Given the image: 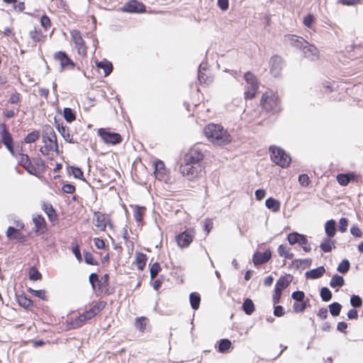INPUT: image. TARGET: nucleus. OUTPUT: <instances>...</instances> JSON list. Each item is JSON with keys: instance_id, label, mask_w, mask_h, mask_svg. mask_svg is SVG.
Returning a JSON list of instances; mask_svg holds the SVG:
<instances>
[{"instance_id": "obj_1", "label": "nucleus", "mask_w": 363, "mask_h": 363, "mask_svg": "<svg viewBox=\"0 0 363 363\" xmlns=\"http://www.w3.org/2000/svg\"><path fill=\"white\" fill-rule=\"evenodd\" d=\"M203 132L210 141L218 145L228 144L232 140L227 130L219 124L210 123L204 128Z\"/></svg>"}, {"instance_id": "obj_2", "label": "nucleus", "mask_w": 363, "mask_h": 363, "mask_svg": "<svg viewBox=\"0 0 363 363\" xmlns=\"http://www.w3.org/2000/svg\"><path fill=\"white\" fill-rule=\"evenodd\" d=\"M287 39L296 48L302 50L304 57L310 60H315L318 57V50L301 37L289 35Z\"/></svg>"}, {"instance_id": "obj_3", "label": "nucleus", "mask_w": 363, "mask_h": 363, "mask_svg": "<svg viewBox=\"0 0 363 363\" xmlns=\"http://www.w3.org/2000/svg\"><path fill=\"white\" fill-rule=\"evenodd\" d=\"M260 104L262 108L268 113H275L281 110L279 97L272 91L263 94Z\"/></svg>"}, {"instance_id": "obj_4", "label": "nucleus", "mask_w": 363, "mask_h": 363, "mask_svg": "<svg viewBox=\"0 0 363 363\" xmlns=\"http://www.w3.org/2000/svg\"><path fill=\"white\" fill-rule=\"evenodd\" d=\"M272 160L277 165L284 168L289 165L291 157L285 151L278 147L271 146L269 147Z\"/></svg>"}, {"instance_id": "obj_5", "label": "nucleus", "mask_w": 363, "mask_h": 363, "mask_svg": "<svg viewBox=\"0 0 363 363\" xmlns=\"http://www.w3.org/2000/svg\"><path fill=\"white\" fill-rule=\"evenodd\" d=\"M180 172L187 177L189 180H193L199 176L203 170L201 164H193L189 162H184L179 167Z\"/></svg>"}, {"instance_id": "obj_6", "label": "nucleus", "mask_w": 363, "mask_h": 363, "mask_svg": "<svg viewBox=\"0 0 363 363\" xmlns=\"http://www.w3.org/2000/svg\"><path fill=\"white\" fill-rule=\"evenodd\" d=\"M204 158L203 150L199 145L193 146L185 155L184 162H189L193 164H201Z\"/></svg>"}, {"instance_id": "obj_7", "label": "nucleus", "mask_w": 363, "mask_h": 363, "mask_svg": "<svg viewBox=\"0 0 363 363\" xmlns=\"http://www.w3.org/2000/svg\"><path fill=\"white\" fill-rule=\"evenodd\" d=\"M195 235L196 232L194 228L186 229L176 236L177 245L182 248L187 247L192 242Z\"/></svg>"}, {"instance_id": "obj_8", "label": "nucleus", "mask_w": 363, "mask_h": 363, "mask_svg": "<svg viewBox=\"0 0 363 363\" xmlns=\"http://www.w3.org/2000/svg\"><path fill=\"white\" fill-rule=\"evenodd\" d=\"M1 136L2 143L5 145L6 149L9 151V152L12 155L13 157H17V155L15 153L14 151V141L11 134L9 133L4 123H2L1 125Z\"/></svg>"}, {"instance_id": "obj_9", "label": "nucleus", "mask_w": 363, "mask_h": 363, "mask_svg": "<svg viewBox=\"0 0 363 363\" xmlns=\"http://www.w3.org/2000/svg\"><path fill=\"white\" fill-rule=\"evenodd\" d=\"M54 59L60 63V71L74 69L75 63L65 51H57L54 54Z\"/></svg>"}, {"instance_id": "obj_10", "label": "nucleus", "mask_w": 363, "mask_h": 363, "mask_svg": "<svg viewBox=\"0 0 363 363\" xmlns=\"http://www.w3.org/2000/svg\"><path fill=\"white\" fill-rule=\"evenodd\" d=\"M98 135L107 144L116 145L122 141V138L119 133L110 132L106 128H99Z\"/></svg>"}, {"instance_id": "obj_11", "label": "nucleus", "mask_w": 363, "mask_h": 363, "mask_svg": "<svg viewBox=\"0 0 363 363\" xmlns=\"http://www.w3.org/2000/svg\"><path fill=\"white\" fill-rule=\"evenodd\" d=\"M18 164L21 166L28 174L38 176V172L32 163V160L27 154L19 153L17 155Z\"/></svg>"}, {"instance_id": "obj_12", "label": "nucleus", "mask_w": 363, "mask_h": 363, "mask_svg": "<svg viewBox=\"0 0 363 363\" xmlns=\"http://www.w3.org/2000/svg\"><path fill=\"white\" fill-rule=\"evenodd\" d=\"M70 35L75 45V48L77 50V52L80 55H86V47L85 46V43L84 39L82 37L81 33L78 30H72L70 32Z\"/></svg>"}, {"instance_id": "obj_13", "label": "nucleus", "mask_w": 363, "mask_h": 363, "mask_svg": "<svg viewBox=\"0 0 363 363\" xmlns=\"http://www.w3.org/2000/svg\"><path fill=\"white\" fill-rule=\"evenodd\" d=\"M119 10L128 13H143L145 11V6L141 1H127Z\"/></svg>"}, {"instance_id": "obj_14", "label": "nucleus", "mask_w": 363, "mask_h": 363, "mask_svg": "<svg viewBox=\"0 0 363 363\" xmlns=\"http://www.w3.org/2000/svg\"><path fill=\"white\" fill-rule=\"evenodd\" d=\"M272 258V251L269 249L261 252L256 251L252 255V262L255 266H259L265 264Z\"/></svg>"}, {"instance_id": "obj_15", "label": "nucleus", "mask_w": 363, "mask_h": 363, "mask_svg": "<svg viewBox=\"0 0 363 363\" xmlns=\"http://www.w3.org/2000/svg\"><path fill=\"white\" fill-rule=\"evenodd\" d=\"M359 176L353 172L340 173L336 177L337 182L342 186H347L350 182H358Z\"/></svg>"}, {"instance_id": "obj_16", "label": "nucleus", "mask_w": 363, "mask_h": 363, "mask_svg": "<svg viewBox=\"0 0 363 363\" xmlns=\"http://www.w3.org/2000/svg\"><path fill=\"white\" fill-rule=\"evenodd\" d=\"M269 64L271 74L275 77H279L282 69L281 57L278 55L272 56L270 59Z\"/></svg>"}, {"instance_id": "obj_17", "label": "nucleus", "mask_w": 363, "mask_h": 363, "mask_svg": "<svg viewBox=\"0 0 363 363\" xmlns=\"http://www.w3.org/2000/svg\"><path fill=\"white\" fill-rule=\"evenodd\" d=\"M35 225L34 232L36 235H43L47 231V223L42 215H37L33 218Z\"/></svg>"}, {"instance_id": "obj_18", "label": "nucleus", "mask_w": 363, "mask_h": 363, "mask_svg": "<svg viewBox=\"0 0 363 363\" xmlns=\"http://www.w3.org/2000/svg\"><path fill=\"white\" fill-rule=\"evenodd\" d=\"M107 218L105 213L100 211H94V220L95 221L96 227L101 231H104L107 226Z\"/></svg>"}, {"instance_id": "obj_19", "label": "nucleus", "mask_w": 363, "mask_h": 363, "mask_svg": "<svg viewBox=\"0 0 363 363\" xmlns=\"http://www.w3.org/2000/svg\"><path fill=\"white\" fill-rule=\"evenodd\" d=\"M16 301L20 306L29 311L31 310L33 306V301L28 298L25 294H16Z\"/></svg>"}, {"instance_id": "obj_20", "label": "nucleus", "mask_w": 363, "mask_h": 363, "mask_svg": "<svg viewBox=\"0 0 363 363\" xmlns=\"http://www.w3.org/2000/svg\"><path fill=\"white\" fill-rule=\"evenodd\" d=\"M55 133L54 129L50 125H45L43 129L42 141L46 144L48 141H51L53 138L55 139Z\"/></svg>"}, {"instance_id": "obj_21", "label": "nucleus", "mask_w": 363, "mask_h": 363, "mask_svg": "<svg viewBox=\"0 0 363 363\" xmlns=\"http://www.w3.org/2000/svg\"><path fill=\"white\" fill-rule=\"evenodd\" d=\"M325 269L323 266H320L315 269H313L306 272L305 276L306 279H317L320 278L324 273Z\"/></svg>"}, {"instance_id": "obj_22", "label": "nucleus", "mask_w": 363, "mask_h": 363, "mask_svg": "<svg viewBox=\"0 0 363 363\" xmlns=\"http://www.w3.org/2000/svg\"><path fill=\"white\" fill-rule=\"evenodd\" d=\"M291 276H281L277 281L275 284L274 289L279 291H281L285 289L291 281V279H289Z\"/></svg>"}, {"instance_id": "obj_23", "label": "nucleus", "mask_w": 363, "mask_h": 363, "mask_svg": "<svg viewBox=\"0 0 363 363\" xmlns=\"http://www.w3.org/2000/svg\"><path fill=\"white\" fill-rule=\"evenodd\" d=\"M42 209L47 214L49 220L53 222L57 219V215L56 211L50 203H43L42 205Z\"/></svg>"}, {"instance_id": "obj_24", "label": "nucleus", "mask_w": 363, "mask_h": 363, "mask_svg": "<svg viewBox=\"0 0 363 363\" xmlns=\"http://www.w3.org/2000/svg\"><path fill=\"white\" fill-rule=\"evenodd\" d=\"M337 223L333 219L328 220L325 224V232L328 238H333L336 233Z\"/></svg>"}, {"instance_id": "obj_25", "label": "nucleus", "mask_w": 363, "mask_h": 363, "mask_svg": "<svg viewBox=\"0 0 363 363\" xmlns=\"http://www.w3.org/2000/svg\"><path fill=\"white\" fill-rule=\"evenodd\" d=\"M96 65L99 69H102L104 70V77L108 76L112 72L113 69L112 63L106 60L96 62Z\"/></svg>"}, {"instance_id": "obj_26", "label": "nucleus", "mask_w": 363, "mask_h": 363, "mask_svg": "<svg viewBox=\"0 0 363 363\" xmlns=\"http://www.w3.org/2000/svg\"><path fill=\"white\" fill-rule=\"evenodd\" d=\"M265 206L273 212H278L280 210V202L272 197H269L265 201Z\"/></svg>"}, {"instance_id": "obj_27", "label": "nucleus", "mask_w": 363, "mask_h": 363, "mask_svg": "<svg viewBox=\"0 0 363 363\" xmlns=\"http://www.w3.org/2000/svg\"><path fill=\"white\" fill-rule=\"evenodd\" d=\"M332 238L327 237L323 239L320 245V248L324 252H330L333 248H335L334 241L331 240Z\"/></svg>"}, {"instance_id": "obj_28", "label": "nucleus", "mask_w": 363, "mask_h": 363, "mask_svg": "<svg viewBox=\"0 0 363 363\" xmlns=\"http://www.w3.org/2000/svg\"><path fill=\"white\" fill-rule=\"evenodd\" d=\"M147 256L143 252H137L135 255V262L137 268L140 271H143L146 265Z\"/></svg>"}, {"instance_id": "obj_29", "label": "nucleus", "mask_w": 363, "mask_h": 363, "mask_svg": "<svg viewBox=\"0 0 363 363\" xmlns=\"http://www.w3.org/2000/svg\"><path fill=\"white\" fill-rule=\"evenodd\" d=\"M189 301L191 308L194 310L199 309L201 303V296L197 292H192L189 295Z\"/></svg>"}, {"instance_id": "obj_30", "label": "nucleus", "mask_w": 363, "mask_h": 363, "mask_svg": "<svg viewBox=\"0 0 363 363\" xmlns=\"http://www.w3.org/2000/svg\"><path fill=\"white\" fill-rule=\"evenodd\" d=\"M242 308L245 314L248 315H251L255 311V304L250 298H247L244 300Z\"/></svg>"}, {"instance_id": "obj_31", "label": "nucleus", "mask_w": 363, "mask_h": 363, "mask_svg": "<svg viewBox=\"0 0 363 363\" xmlns=\"http://www.w3.org/2000/svg\"><path fill=\"white\" fill-rule=\"evenodd\" d=\"M245 82L249 84V87L258 89V82L257 77L250 72H247L244 75Z\"/></svg>"}, {"instance_id": "obj_32", "label": "nucleus", "mask_w": 363, "mask_h": 363, "mask_svg": "<svg viewBox=\"0 0 363 363\" xmlns=\"http://www.w3.org/2000/svg\"><path fill=\"white\" fill-rule=\"evenodd\" d=\"M344 284L345 279L339 274L333 275L330 281V286L333 289L342 287Z\"/></svg>"}, {"instance_id": "obj_33", "label": "nucleus", "mask_w": 363, "mask_h": 363, "mask_svg": "<svg viewBox=\"0 0 363 363\" xmlns=\"http://www.w3.org/2000/svg\"><path fill=\"white\" fill-rule=\"evenodd\" d=\"M146 211V208L145 206H136L134 211L133 216L137 223H140L143 220V216Z\"/></svg>"}, {"instance_id": "obj_34", "label": "nucleus", "mask_w": 363, "mask_h": 363, "mask_svg": "<svg viewBox=\"0 0 363 363\" xmlns=\"http://www.w3.org/2000/svg\"><path fill=\"white\" fill-rule=\"evenodd\" d=\"M29 36L35 43L43 42L46 37L40 30L36 28L29 32Z\"/></svg>"}, {"instance_id": "obj_35", "label": "nucleus", "mask_w": 363, "mask_h": 363, "mask_svg": "<svg viewBox=\"0 0 363 363\" xmlns=\"http://www.w3.org/2000/svg\"><path fill=\"white\" fill-rule=\"evenodd\" d=\"M60 130H59L58 132L67 143H75V142L73 140L72 136L69 133V128L67 125L60 127Z\"/></svg>"}, {"instance_id": "obj_36", "label": "nucleus", "mask_w": 363, "mask_h": 363, "mask_svg": "<svg viewBox=\"0 0 363 363\" xmlns=\"http://www.w3.org/2000/svg\"><path fill=\"white\" fill-rule=\"evenodd\" d=\"M230 347L231 342L230 340L227 338L221 339L218 342V351L220 353H225L228 352Z\"/></svg>"}, {"instance_id": "obj_37", "label": "nucleus", "mask_w": 363, "mask_h": 363, "mask_svg": "<svg viewBox=\"0 0 363 363\" xmlns=\"http://www.w3.org/2000/svg\"><path fill=\"white\" fill-rule=\"evenodd\" d=\"M63 116L67 123H72L76 119L75 112L71 108L68 107L64 108Z\"/></svg>"}, {"instance_id": "obj_38", "label": "nucleus", "mask_w": 363, "mask_h": 363, "mask_svg": "<svg viewBox=\"0 0 363 363\" xmlns=\"http://www.w3.org/2000/svg\"><path fill=\"white\" fill-rule=\"evenodd\" d=\"M70 171H69V174H72L74 178L79 179L80 180L84 181L85 179L84 177V174L81 168L74 166L69 167Z\"/></svg>"}, {"instance_id": "obj_39", "label": "nucleus", "mask_w": 363, "mask_h": 363, "mask_svg": "<svg viewBox=\"0 0 363 363\" xmlns=\"http://www.w3.org/2000/svg\"><path fill=\"white\" fill-rule=\"evenodd\" d=\"M350 269V262L348 259H344L342 262L338 264L337 270L343 274H347Z\"/></svg>"}, {"instance_id": "obj_40", "label": "nucleus", "mask_w": 363, "mask_h": 363, "mask_svg": "<svg viewBox=\"0 0 363 363\" xmlns=\"http://www.w3.org/2000/svg\"><path fill=\"white\" fill-rule=\"evenodd\" d=\"M86 320L82 314H79L71 321L72 328H78L86 323Z\"/></svg>"}, {"instance_id": "obj_41", "label": "nucleus", "mask_w": 363, "mask_h": 363, "mask_svg": "<svg viewBox=\"0 0 363 363\" xmlns=\"http://www.w3.org/2000/svg\"><path fill=\"white\" fill-rule=\"evenodd\" d=\"M106 302L104 301H99L96 304H94L92 307L89 308L91 313L96 316L98 313H99L106 306Z\"/></svg>"}, {"instance_id": "obj_42", "label": "nucleus", "mask_w": 363, "mask_h": 363, "mask_svg": "<svg viewBox=\"0 0 363 363\" xmlns=\"http://www.w3.org/2000/svg\"><path fill=\"white\" fill-rule=\"evenodd\" d=\"M329 311L333 316H337L340 315L342 305L338 302H333L329 305Z\"/></svg>"}, {"instance_id": "obj_43", "label": "nucleus", "mask_w": 363, "mask_h": 363, "mask_svg": "<svg viewBox=\"0 0 363 363\" xmlns=\"http://www.w3.org/2000/svg\"><path fill=\"white\" fill-rule=\"evenodd\" d=\"M147 318L145 317H139L135 319V326L140 332H143L145 330Z\"/></svg>"}, {"instance_id": "obj_44", "label": "nucleus", "mask_w": 363, "mask_h": 363, "mask_svg": "<svg viewBox=\"0 0 363 363\" xmlns=\"http://www.w3.org/2000/svg\"><path fill=\"white\" fill-rule=\"evenodd\" d=\"M320 296L323 301L328 302L331 300L333 294L328 287L324 286L320 291Z\"/></svg>"}, {"instance_id": "obj_45", "label": "nucleus", "mask_w": 363, "mask_h": 363, "mask_svg": "<svg viewBox=\"0 0 363 363\" xmlns=\"http://www.w3.org/2000/svg\"><path fill=\"white\" fill-rule=\"evenodd\" d=\"M39 138L40 132L38 130H33L26 135L24 138V142L28 144L33 143L38 140Z\"/></svg>"}, {"instance_id": "obj_46", "label": "nucleus", "mask_w": 363, "mask_h": 363, "mask_svg": "<svg viewBox=\"0 0 363 363\" xmlns=\"http://www.w3.org/2000/svg\"><path fill=\"white\" fill-rule=\"evenodd\" d=\"M303 234H300L297 232H293L288 235L287 240L289 241V243L291 245H295L296 243L299 242V240L301 239Z\"/></svg>"}, {"instance_id": "obj_47", "label": "nucleus", "mask_w": 363, "mask_h": 363, "mask_svg": "<svg viewBox=\"0 0 363 363\" xmlns=\"http://www.w3.org/2000/svg\"><path fill=\"white\" fill-rule=\"evenodd\" d=\"M160 271L161 267L158 262H155L154 264H152L150 269V276L151 280L155 279Z\"/></svg>"}, {"instance_id": "obj_48", "label": "nucleus", "mask_w": 363, "mask_h": 363, "mask_svg": "<svg viewBox=\"0 0 363 363\" xmlns=\"http://www.w3.org/2000/svg\"><path fill=\"white\" fill-rule=\"evenodd\" d=\"M311 260L309 259H294L292 262V264L296 267L297 269H300L301 267H305L306 266H309L311 264Z\"/></svg>"}, {"instance_id": "obj_49", "label": "nucleus", "mask_w": 363, "mask_h": 363, "mask_svg": "<svg viewBox=\"0 0 363 363\" xmlns=\"http://www.w3.org/2000/svg\"><path fill=\"white\" fill-rule=\"evenodd\" d=\"M29 279L33 281L40 280L42 274L36 268L31 267L29 271Z\"/></svg>"}, {"instance_id": "obj_50", "label": "nucleus", "mask_w": 363, "mask_h": 363, "mask_svg": "<svg viewBox=\"0 0 363 363\" xmlns=\"http://www.w3.org/2000/svg\"><path fill=\"white\" fill-rule=\"evenodd\" d=\"M84 262L87 264L95 265V266L99 264V262L94 259L92 254L89 252H84Z\"/></svg>"}, {"instance_id": "obj_51", "label": "nucleus", "mask_w": 363, "mask_h": 363, "mask_svg": "<svg viewBox=\"0 0 363 363\" xmlns=\"http://www.w3.org/2000/svg\"><path fill=\"white\" fill-rule=\"evenodd\" d=\"M308 241L306 235H303L301 236V239L299 240V242L298 244H299L300 245L302 246L303 250L304 252H308L311 251V248L309 245H308Z\"/></svg>"}, {"instance_id": "obj_52", "label": "nucleus", "mask_w": 363, "mask_h": 363, "mask_svg": "<svg viewBox=\"0 0 363 363\" xmlns=\"http://www.w3.org/2000/svg\"><path fill=\"white\" fill-rule=\"evenodd\" d=\"M362 299L358 295H352L350 298V304L354 308H359L362 306Z\"/></svg>"}, {"instance_id": "obj_53", "label": "nucleus", "mask_w": 363, "mask_h": 363, "mask_svg": "<svg viewBox=\"0 0 363 363\" xmlns=\"http://www.w3.org/2000/svg\"><path fill=\"white\" fill-rule=\"evenodd\" d=\"M32 163L34 164L35 167H38L40 168L42 170H44L45 168V162L40 157H35L32 158Z\"/></svg>"}, {"instance_id": "obj_54", "label": "nucleus", "mask_w": 363, "mask_h": 363, "mask_svg": "<svg viewBox=\"0 0 363 363\" xmlns=\"http://www.w3.org/2000/svg\"><path fill=\"white\" fill-rule=\"evenodd\" d=\"M306 308V301L302 302H295L293 305V309L296 313H301L303 312Z\"/></svg>"}, {"instance_id": "obj_55", "label": "nucleus", "mask_w": 363, "mask_h": 363, "mask_svg": "<svg viewBox=\"0 0 363 363\" xmlns=\"http://www.w3.org/2000/svg\"><path fill=\"white\" fill-rule=\"evenodd\" d=\"M109 281V275L108 274H105L102 277L101 280L99 281L98 284V290L101 291L103 288L106 287L108 285Z\"/></svg>"}, {"instance_id": "obj_56", "label": "nucleus", "mask_w": 363, "mask_h": 363, "mask_svg": "<svg viewBox=\"0 0 363 363\" xmlns=\"http://www.w3.org/2000/svg\"><path fill=\"white\" fill-rule=\"evenodd\" d=\"M291 298L296 302H302L304 301L305 294L302 291H296L292 293Z\"/></svg>"}, {"instance_id": "obj_57", "label": "nucleus", "mask_w": 363, "mask_h": 363, "mask_svg": "<svg viewBox=\"0 0 363 363\" xmlns=\"http://www.w3.org/2000/svg\"><path fill=\"white\" fill-rule=\"evenodd\" d=\"M89 281L93 289H96V283L99 284L100 281L97 273H91L89 277Z\"/></svg>"}, {"instance_id": "obj_58", "label": "nucleus", "mask_w": 363, "mask_h": 363, "mask_svg": "<svg viewBox=\"0 0 363 363\" xmlns=\"http://www.w3.org/2000/svg\"><path fill=\"white\" fill-rule=\"evenodd\" d=\"M257 89H257V88L248 87V89L246 90L244 93L245 98L247 99H252L253 98H255V96L257 94Z\"/></svg>"}, {"instance_id": "obj_59", "label": "nucleus", "mask_w": 363, "mask_h": 363, "mask_svg": "<svg viewBox=\"0 0 363 363\" xmlns=\"http://www.w3.org/2000/svg\"><path fill=\"white\" fill-rule=\"evenodd\" d=\"M62 190L66 194H73L75 192L76 188L73 184L67 183L62 186Z\"/></svg>"}, {"instance_id": "obj_60", "label": "nucleus", "mask_w": 363, "mask_h": 363, "mask_svg": "<svg viewBox=\"0 0 363 363\" xmlns=\"http://www.w3.org/2000/svg\"><path fill=\"white\" fill-rule=\"evenodd\" d=\"M339 230L341 233H345L347 230L348 225V219L346 218H341L339 221Z\"/></svg>"}, {"instance_id": "obj_61", "label": "nucleus", "mask_w": 363, "mask_h": 363, "mask_svg": "<svg viewBox=\"0 0 363 363\" xmlns=\"http://www.w3.org/2000/svg\"><path fill=\"white\" fill-rule=\"evenodd\" d=\"M315 21V17L313 14L311 13H308L303 19V23L304 25L308 27V28H310L311 27L313 23Z\"/></svg>"}, {"instance_id": "obj_62", "label": "nucleus", "mask_w": 363, "mask_h": 363, "mask_svg": "<svg viewBox=\"0 0 363 363\" xmlns=\"http://www.w3.org/2000/svg\"><path fill=\"white\" fill-rule=\"evenodd\" d=\"M284 313L285 311L283 306L277 305L274 307V315L276 317H281L284 315Z\"/></svg>"}, {"instance_id": "obj_63", "label": "nucleus", "mask_w": 363, "mask_h": 363, "mask_svg": "<svg viewBox=\"0 0 363 363\" xmlns=\"http://www.w3.org/2000/svg\"><path fill=\"white\" fill-rule=\"evenodd\" d=\"M13 239L16 240L18 242L24 243L26 241V236L22 234L18 229L17 233L13 235Z\"/></svg>"}, {"instance_id": "obj_64", "label": "nucleus", "mask_w": 363, "mask_h": 363, "mask_svg": "<svg viewBox=\"0 0 363 363\" xmlns=\"http://www.w3.org/2000/svg\"><path fill=\"white\" fill-rule=\"evenodd\" d=\"M351 234L356 238H361L362 236V233L359 227L356 225H353L350 228Z\"/></svg>"}]
</instances>
